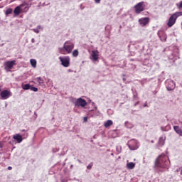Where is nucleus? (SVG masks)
<instances>
[{"mask_svg":"<svg viewBox=\"0 0 182 182\" xmlns=\"http://www.w3.org/2000/svg\"><path fill=\"white\" fill-rule=\"evenodd\" d=\"M12 9L11 8H9L6 10L5 14L6 15H10V14H12Z\"/></svg>","mask_w":182,"mask_h":182,"instance_id":"obj_21","label":"nucleus"},{"mask_svg":"<svg viewBox=\"0 0 182 182\" xmlns=\"http://www.w3.org/2000/svg\"><path fill=\"white\" fill-rule=\"evenodd\" d=\"M84 122H87V117H84Z\"/></svg>","mask_w":182,"mask_h":182,"instance_id":"obj_32","label":"nucleus"},{"mask_svg":"<svg viewBox=\"0 0 182 182\" xmlns=\"http://www.w3.org/2000/svg\"><path fill=\"white\" fill-rule=\"evenodd\" d=\"M22 89H23V90H29V89H31V85L25 84L22 85Z\"/></svg>","mask_w":182,"mask_h":182,"instance_id":"obj_19","label":"nucleus"},{"mask_svg":"<svg viewBox=\"0 0 182 182\" xmlns=\"http://www.w3.org/2000/svg\"><path fill=\"white\" fill-rule=\"evenodd\" d=\"M96 4H100V0H95Z\"/></svg>","mask_w":182,"mask_h":182,"instance_id":"obj_29","label":"nucleus"},{"mask_svg":"<svg viewBox=\"0 0 182 182\" xmlns=\"http://www.w3.org/2000/svg\"><path fill=\"white\" fill-rule=\"evenodd\" d=\"M125 126H127V127H128L129 129H132V127H133V124L127 122H125Z\"/></svg>","mask_w":182,"mask_h":182,"instance_id":"obj_22","label":"nucleus"},{"mask_svg":"<svg viewBox=\"0 0 182 182\" xmlns=\"http://www.w3.org/2000/svg\"><path fill=\"white\" fill-rule=\"evenodd\" d=\"M4 70L6 72H11L14 66H16V60H8L4 63Z\"/></svg>","mask_w":182,"mask_h":182,"instance_id":"obj_5","label":"nucleus"},{"mask_svg":"<svg viewBox=\"0 0 182 182\" xmlns=\"http://www.w3.org/2000/svg\"><path fill=\"white\" fill-rule=\"evenodd\" d=\"M155 166L160 168H168L170 167L168 157L164 154L159 155L155 161Z\"/></svg>","mask_w":182,"mask_h":182,"instance_id":"obj_1","label":"nucleus"},{"mask_svg":"<svg viewBox=\"0 0 182 182\" xmlns=\"http://www.w3.org/2000/svg\"><path fill=\"white\" fill-rule=\"evenodd\" d=\"M60 62H61L62 66L64 68H69L70 66V57L69 56H60L58 58Z\"/></svg>","mask_w":182,"mask_h":182,"instance_id":"obj_6","label":"nucleus"},{"mask_svg":"<svg viewBox=\"0 0 182 182\" xmlns=\"http://www.w3.org/2000/svg\"><path fill=\"white\" fill-rule=\"evenodd\" d=\"M104 126L106 128L110 127V126H113V121L107 120V122H105Z\"/></svg>","mask_w":182,"mask_h":182,"instance_id":"obj_17","label":"nucleus"},{"mask_svg":"<svg viewBox=\"0 0 182 182\" xmlns=\"http://www.w3.org/2000/svg\"><path fill=\"white\" fill-rule=\"evenodd\" d=\"M4 147V142L2 141H0V149H2Z\"/></svg>","mask_w":182,"mask_h":182,"instance_id":"obj_28","label":"nucleus"},{"mask_svg":"<svg viewBox=\"0 0 182 182\" xmlns=\"http://www.w3.org/2000/svg\"><path fill=\"white\" fill-rule=\"evenodd\" d=\"M91 59L93 62H97L99 60V51L97 50L92 51Z\"/></svg>","mask_w":182,"mask_h":182,"instance_id":"obj_9","label":"nucleus"},{"mask_svg":"<svg viewBox=\"0 0 182 182\" xmlns=\"http://www.w3.org/2000/svg\"><path fill=\"white\" fill-rule=\"evenodd\" d=\"M37 28L38 29H41V26H38Z\"/></svg>","mask_w":182,"mask_h":182,"instance_id":"obj_35","label":"nucleus"},{"mask_svg":"<svg viewBox=\"0 0 182 182\" xmlns=\"http://www.w3.org/2000/svg\"><path fill=\"white\" fill-rule=\"evenodd\" d=\"M13 139L14 140H16L17 143H22V141L23 140V139L22 138V135L19 134H16V135H14Z\"/></svg>","mask_w":182,"mask_h":182,"instance_id":"obj_13","label":"nucleus"},{"mask_svg":"<svg viewBox=\"0 0 182 182\" xmlns=\"http://www.w3.org/2000/svg\"><path fill=\"white\" fill-rule=\"evenodd\" d=\"M73 56L74 58H77V56H79V50H74L73 51Z\"/></svg>","mask_w":182,"mask_h":182,"instance_id":"obj_20","label":"nucleus"},{"mask_svg":"<svg viewBox=\"0 0 182 182\" xmlns=\"http://www.w3.org/2000/svg\"><path fill=\"white\" fill-rule=\"evenodd\" d=\"M35 80H36V82H38V83L40 85V86H42V85H43L45 83V81L43 80V79H42V77H36L35 79Z\"/></svg>","mask_w":182,"mask_h":182,"instance_id":"obj_16","label":"nucleus"},{"mask_svg":"<svg viewBox=\"0 0 182 182\" xmlns=\"http://www.w3.org/2000/svg\"><path fill=\"white\" fill-rule=\"evenodd\" d=\"M177 21V16L176 15L173 14L168 19V21L167 23V26L168 28H171L174 23H176V21Z\"/></svg>","mask_w":182,"mask_h":182,"instance_id":"obj_8","label":"nucleus"},{"mask_svg":"<svg viewBox=\"0 0 182 182\" xmlns=\"http://www.w3.org/2000/svg\"><path fill=\"white\" fill-rule=\"evenodd\" d=\"M159 38L162 42H166V41H167V37L166 36H164V37L159 36Z\"/></svg>","mask_w":182,"mask_h":182,"instance_id":"obj_24","label":"nucleus"},{"mask_svg":"<svg viewBox=\"0 0 182 182\" xmlns=\"http://www.w3.org/2000/svg\"><path fill=\"white\" fill-rule=\"evenodd\" d=\"M173 129H174L176 133H177V134H179V136H182V129H180V127H178V126H174V127H173Z\"/></svg>","mask_w":182,"mask_h":182,"instance_id":"obj_14","label":"nucleus"},{"mask_svg":"<svg viewBox=\"0 0 182 182\" xmlns=\"http://www.w3.org/2000/svg\"><path fill=\"white\" fill-rule=\"evenodd\" d=\"M144 106V107H146V106H147V105H146V104H145Z\"/></svg>","mask_w":182,"mask_h":182,"instance_id":"obj_37","label":"nucleus"},{"mask_svg":"<svg viewBox=\"0 0 182 182\" xmlns=\"http://www.w3.org/2000/svg\"><path fill=\"white\" fill-rule=\"evenodd\" d=\"M30 63L33 68H36V60L35 59H31Z\"/></svg>","mask_w":182,"mask_h":182,"instance_id":"obj_18","label":"nucleus"},{"mask_svg":"<svg viewBox=\"0 0 182 182\" xmlns=\"http://www.w3.org/2000/svg\"><path fill=\"white\" fill-rule=\"evenodd\" d=\"M75 105L77 107H85V106H86V105H87V102H86V100H85L82 98H79L77 100Z\"/></svg>","mask_w":182,"mask_h":182,"instance_id":"obj_7","label":"nucleus"},{"mask_svg":"<svg viewBox=\"0 0 182 182\" xmlns=\"http://www.w3.org/2000/svg\"><path fill=\"white\" fill-rule=\"evenodd\" d=\"M173 15H175V16H176V19H177V18H178V16H182V11L176 12L173 14Z\"/></svg>","mask_w":182,"mask_h":182,"instance_id":"obj_23","label":"nucleus"},{"mask_svg":"<svg viewBox=\"0 0 182 182\" xmlns=\"http://www.w3.org/2000/svg\"><path fill=\"white\" fill-rule=\"evenodd\" d=\"M177 6H178V9H181V8H182V1L179 2V4H177Z\"/></svg>","mask_w":182,"mask_h":182,"instance_id":"obj_26","label":"nucleus"},{"mask_svg":"<svg viewBox=\"0 0 182 182\" xmlns=\"http://www.w3.org/2000/svg\"><path fill=\"white\" fill-rule=\"evenodd\" d=\"M149 22H150V18L149 17H144L139 19V23L141 26H146Z\"/></svg>","mask_w":182,"mask_h":182,"instance_id":"obj_10","label":"nucleus"},{"mask_svg":"<svg viewBox=\"0 0 182 182\" xmlns=\"http://www.w3.org/2000/svg\"><path fill=\"white\" fill-rule=\"evenodd\" d=\"M92 166H93V164H90V165H88V166H87V168L88 170H90V168H92Z\"/></svg>","mask_w":182,"mask_h":182,"instance_id":"obj_27","label":"nucleus"},{"mask_svg":"<svg viewBox=\"0 0 182 182\" xmlns=\"http://www.w3.org/2000/svg\"><path fill=\"white\" fill-rule=\"evenodd\" d=\"M29 10V8L28 7V6L25 5V4H21L20 6H16L14 9V14L18 16V15H19L20 14H22V12H28V11Z\"/></svg>","mask_w":182,"mask_h":182,"instance_id":"obj_4","label":"nucleus"},{"mask_svg":"<svg viewBox=\"0 0 182 182\" xmlns=\"http://www.w3.org/2000/svg\"><path fill=\"white\" fill-rule=\"evenodd\" d=\"M1 97H2V99H9V97H10L11 96V92L5 90H3L1 94H0Z\"/></svg>","mask_w":182,"mask_h":182,"instance_id":"obj_11","label":"nucleus"},{"mask_svg":"<svg viewBox=\"0 0 182 182\" xmlns=\"http://www.w3.org/2000/svg\"><path fill=\"white\" fill-rule=\"evenodd\" d=\"M159 140H160V141L163 140V138L161 137Z\"/></svg>","mask_w":182,"mask_h":182,"instance_id":"obj_36","label":"nucleus"},{"mask_svg":"<svg viewBox=\"0 0 182 182\" xmlns=\"http://www.w3.org/2000/svg\"><path fill=\"white\" fill-rule=\"evenodd\" d=\"M175 88H176V84L174 83V82L169 80L168 82V85H166L167 90L170 92L171 90H174Z\"/></svg>","mask_w":182,"mask_h":182,"instance_id":"obj_12","label":"nucleus"},{"mask_svg":"<svg viewBox=\"0 0 182 182\" xmlns=\"http://www.w3.org/2000/svg\"><path fill=\"white\" fill-rule=\"evenodd\" d=\"M31 42H32V43H35V38H32Z\"/></svg>","mask_w":182,"mask_h":182,"instance_id":"obj_31","label":"nucleus"},{"mask_svg":"<svg viewBox=\"0 0 182 182\" xmlns=\"http://www.w3.org/2000/svg\"><path fill=\"white\" fill-rule=\"evenodd\" d=\"M8 170H12V166H9Z\"/></svg>","mask_w":182,"mask_h":182,"instance_id":"obj_33","label":"nucleus"},{"mask_svg":"<svg viewBox=\"0 0 182 182\" xmlns=\"http://www.w3.org/2000/svg\"><path fill=\"white\" fill-rule=\"evenodd\" d=\"M122 80H123L124 82H126V78L124 77V78L122 79Z\"/></svg>","mask_w":182,"mask_h":182,"instance_id":"obj_34","label":"nucleus"},{"mask_svg":"<svg viewBox=\"0 0 182 182\" xmlns=\"http://www.w3.org/2000/svg\"><path fill=\"white\" fill-rule=\"evenodd\" d=\"M33 31L36 32V33H39V30L34 29Z\"/></svg>","mask_w":182,"mask_h":182,"instance_id":"obj_30","label":"nucleus"},{"mask_svg":"<svg viewBox=\"0 0 182 182\" xmlns=\"http://www.w3.org/2000/svg\"><path fill=\"white\" fill-rule=\"evenodd\" d=\"M134 167H136V164L133 162H129L127 164V168H129V170H133Z\"/></svg>","mask_w":182,"mask_h":182,"instance_id":"obj_15","label":"nucleus"},{"mask_svg":"<svg viewBox=\"0 0 182 182\" xmlns=\"http://www.w3.org/2000/svg\"><path fill=\"white\" fill-rule=\"evenodd\" d=\"M30 90H33V92H38V88H36L35 87H31Z\"/></svg>","mask_w":182,"mask_h":182,"instance_id":"obj_25","label":"nucleus"},{"mask_svg":"<svg viewBox=\"0 0 182 182\" xmlns=\"http://www.w3.org/2000/svg\"><path fill=\"white\" fill-rule=\"evenodd\" d=\"M74 48L75 43H72V41H65L63 46L59 48V53L61 55H69L72 53Z\"/></svg>","mask_w":182,"mask_h":182,"instance_id":"obj_2","label":"nucleus"},{"mask_svg":"<svg viewBox=\"0 0 182 182\" xmlns=\"http://www.w3.org/2000/svg\"><path fill=\"white\" fill-rule=\"evenodd\" d=\"M134 9L136 15H140L146 9V4L144 1H141L134 6Z\"/></svg>","mask_w":182,"mask_h":182,"instance_id":"obj_3","label":"nucleus"}]
</instances>
